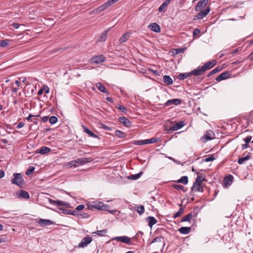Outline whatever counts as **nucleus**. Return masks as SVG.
Returning <instances> with one entry per match:
<instances>
[{"label":"nucleus","instance_id":"f257e3e1","mask_svg":"<svg viewBox=\"0 0 253 253\" xmlns=\"http://www.w3.org/2000/svg\"><path fill=\"white\" fill-rule=\"evenodd\" d=\"M86 206L85 211L92 210L93 209L101 211H107V208L109 207L103 203L97 201L88 202L86 203Z\"/></svg>","mask_w":253,"mask_h":253},{"label":"nucleus","instance_id":"f03ea898","mask_svg":"<svg viewBox=\"0 0 253 253\" xmlns=\"http://www.w3.org/2000/svg\"><path fill=\"white\" fill-rule=\"evenodd\" d=\"M13 176V178L11 180L12 183L20 188H23L25 186V182L21 173H14Z\"/></svg>","mask_w":253,"mask_h":253},{"label":"nucleus","instance_id":"7ed1b4c3","mask_svg":"<svg viewBox=\"0 0 253 253\" xmlns=\"http://www.w3.org/2000/svg\"><path fill=\"white\" fill-rule=\"evenodd\" d=\"M90 162H91V159L90 158H79L70 162L69 165H70L71 167H78Z\"/></svg>","mask_w":253,"mask_h":253},{"label":"nucleus","instance_id":"20e7f679","mask_svg":"<svg viewBox=\"0 0 253 253\" xmlns=\"http://www.w3.org/2000/svg\"><path fill=\"white\" fill-rule=\"evenodd\" d=\"M92 238L89 236H86L84 237L80 243H79L77 247L78 248H84L87 246L92 241Z\"/></svg>","mask_w":253,"mask_h":253},{"label":"nucleus","instance_id":"39448f33","mask_svg":"<svg viewBox=\"0 0 253 253\" xmlns=\"http://www.w3.org/2000/svg\"><path fill=\"white\" fill-rule=\"evenodd\" d=\"M210 11V8L209 6H208L205 9H203L201 10H199V13L195 16V19L200 20L202 19L209 14Z\"/></svg>","mask_w":253,"mask_h":253},{"label":"nucleus","instance_id":"423d86ee","mask_svg":"<svg viewBox=\"0 0 253 253\" xmlns=\"http://www.w3.org/2000/svg\"><path fill=\"white\" fill-rule=\"evenodd\" d=\"M214 133L211 130L207 131L206 134L204 135L201 138L203 142H207L208 140H211L214 138Z\"/></svg>","mask_w":253,"mask_h":253},{"label":"nucleus","instance_id":"0eeeda50","mask_svg":"<svg viewBox=\"0 0 253 253\" xmlns=\"http://www.w3.org/2000/svg\"><path fill=\"white\" fill-rule=\"evenodd\" d=\"M113 240L123 242L128 245L132 244V242H131L130 238L127 236H124L115 237L113 238Z\"/></svg>","mask_w":253,"mask_h":253},{"label":"nucleus","instance_id":"6e6552de","mask_svg":"<svg viewBox=\"0 0 253 253\" xmlns=\"http://www.w3.org/2000/svg\"><path fill=\"white\" fill-rule=\"evenodd\" d=\"M105 58L102 55H95L91 59V61L95 64H99L105 61Z\"/></svg>","mask_w":253,"mask_h":253},{"label":"nucleus","instance_id":"1a4fd4ad","mask_svg":"<svg viewBox=\"0 0 253 253\" xmlns=\"http://www.w3.org/2000/svg\"><path fill=\"white\" fill-rule=\"evenodd\" d=\"M208 2V0H200L195 7V10L196 11H199V10L204 9L207 5Z\"/></svg>","mask_w":253,"mask_h":253},{"label":"nucleus","instance_id":"9d476101","mask_svg":"<svg viewBox=\"0 0 253 253\" xmlns=\"http://www.w3.org/2000/svg\"><path fill=\"white\" fill-rule=\"evenodd\" d=\"M216 63V61L214 60L206 62L202 66V69L205 72L209 69L212 68Z\"/></svg>","mask_w":253,"mask_h":253},{"label":"nucleus","instance_id":"9b49d317","mask_svg":"<svg viewBox=\"0 0 253 253\" xmlns=\"http://www.w3.org/2000/svg\"><path fill=\"white\" fill-rule=\"evenodd\" d=\"M119 121L120 123L123 124L127 127H130L131 126V122L125 117H121L119 118Z\"/></svg>","mask_w":253,"mask_h":253},{"label":"nucleus","instance_id":"f8f14e48","mask_svg":"<svg viewBox=\"0 0 253 253\" xmlns=\"http://www.w3.org/2000/svg\"><path fill=\"white\" fill-rule=\"evenodd\" d=\"M172 0H165L162 4L159 6L158 11L159 12H165L167 11V6Z\"/></svg>","mask_w":253,"mask_h":253},{"label":"nucleus","instance_id":"ddd939ff","mask_svg":"<svg viewBox=\"0 0 253 253\" xmlns=\"http://www.w3.org/2000/svg\"><path fill=\"white\" fill-rule=\"evenodd\" d=\"M182 102V100L180 99H172L168 100L165 104V106H168L170 105L173 104L177 105L180 104Z\"/></svg>","mask_w":253,"mask_h":253},{"label":"nucleus","instance_id":"4468645a","mask_svg":"<svg viewBox=\"0 0 253 253\" xmlns=\"http://www.w3.org/2000/svg\"><path fill=\"white\" fill-rule=\"evenodd\" d=\"M230 73L228 71L224 72L221 73L220 75L217 77L215 80L217 82H220L222 80H225L229 77Z\"/></svg>","mask_w":253,"mask_h":253},{"label":"nucleus","instance_id":"2eb2a0df","mask_svg":"<svg viewBox=\"0 0 253 253\" xmlns=\"http://www.w3.org/2000/svg\"><path fill=\"white\" fill-rule=\"evenodd\" d=\"M233 176L232 175H229L228 176H225L223 179V185L225 187H228L230 185L233 181Z\"/></svg>","mask_w":253,"mask_h":253},{"label":"nucleus","instance_id":"dca6fc26","mask_svg":"<svg viewBox=\"0 0 253 253\" xmlns=\"http://www.w3.org/2000/svg\"><path fill=\"white\" fill-rule=\"evenodd\" d=\"M16 195L19 198H22L24 199H29L30 198L29 193L23 190H20L19 191H17Z\"/></svg>","mask_w":253,"mask_h":253},{"label":"nucleus","instance_id":"f3484780","mask_svg":"<svg viewBox=\"0 0 253 253\" xmlns=\"http://www.w3.org/2000/svg\"><path fill=\"white\" fill-rule=\"evenodd\" d=\"M191 190L194 192H203L204 189L201 185H200V184L198 183L197 182H194L191 188Z\"/></svg>","mask_w":253,"mask_h":253},{"label":"nucleus","instance_id":"a211bd4d","mask_svg":"<svg viewBox=\"0 0 253 253\" xmlns=\"http://www.w3.org/2000/svg\"><path fill=\"white\" fill-rule=\"evenodd\" d=\"M205 71L202 69V66H199L198 68L193 70L191 72H190V74L191 76H198L201 75Z\"/></svg>","mask_w":253,"mask_h":253},{"label":"nucleus","instance_id":"6ab92c4d","mask_svg":"<svg viewBox=\"0 0 253 253\" xmlns=\"http://www.w3.org/2000/svg\"><path fill=\"white\" fill-rule=\"evenodd\" d=\"M184 126L183 121H179L177 122L174 125L171 126L170 130L171 131H175L182 128Z\"/></svg>","mask_w":253,"mask_h":253},{"label":"nucleus","instance_id":"aec40b11","mask_svg":"<svg viewBox=\"0 0 253 253\" xmlns=\"http://www.w3.org/2000/svg\"><path fill=\"white\" fill-rule=\"evenodd\" d=\"M82 127L84 129V131L85 133H87L89 136L94 138H97L99 137L97 135L94 133L92 131L89 129L85 126L83 125Z\"/></svg>","mask_w":253,"mask_h":253},{"label":"nucleus","instance_id":"412c9836","mask_svg":"<svg viewBox=\"0 0 253 253\" xmlns=\"http://www.w3.org/2000/svg\"><path fill=\"white\" fill-rule=\"evenodd\" d=\"M38 223L42 226H45L54 224V222L49 219H40L38 221Z\"/></svg>","mask_w":253,"mask_h":253},{"label":"nucleus","instance_id":"4be33fe9","mask_svg":"<svg viewBox=\"0 0 253 253\" xmlns=\"http://www.w3.org/2000/svg\"><path fill=\"white\" fill-rule=\"evenodd\" d=\"M148 27L151 30L155 32L159 33L161 31L160 26L156 23H151Z\"/></svg>","mask_w":253,"mask_h":253},{"label":"nucleus","instance_id":"5701e85b","mask_svg":"<svg viewBox=\"0 0 253 253\" xmlns=\"http://www.w3.org/2000/svg\"><path fill=\"white\" fill-rule=\"evenodd\" d=\"M96 86L100 91L103 93H105L107 94H109V91L101 83H97L96 84Z\"/></svg>","mask_w":253,"mask_h":253},{"label":"nucleus","instance_id":"b1692460","mask_svg":"<svg viewBox=\"0 0 253 253\" xmlns=\"http://www.w3.org/2000/svg\"><path fill=\"white\" fill-rule=\"evenodd\" d=\"M147 221L148 222V225L150 228H152V226L157 222V220L153 216H148L146 218Z\"/></svg>","mask_w":253,"mask_h":253},{"label":"nucleus","instance_id":"393cba45","mask_svg":"<svg viewBox=\"0 0 253 253\" xmlns=\"http://www.w3.org/2000/svg\"><path fill=\"white\" fill-rule=\"evenodd\" d=\"M163 81L167 85H171L173 83V81L169 76L165 75L163 78Z\"/></svg>","mask_w":253,"mask_h":253},{"label":"nucleus","instance_id":"a878e982","mask_svg":"<svg viewBox=\"0 0 253 253\" xmlns=\"http://www.w3.org/2000/svg\"><path fill=\"white\" fill-rule=\"evenodd\" d=\"M60 211H62V213L66 214L76 215L78 214V212L76 211H71L69 210L63 209L61 208L59 209Z\"/></svg>","mask_w":253,"mask_h":253},{"label":"nucleus","instance_id":"bb28decb","mask_svg":"<svg viewBox=\"0 0 253 253\" xmlns=\"http://www.w3.org/2000/svg\"><path fill=\"white\" fill-rule=\"evenodd\" d=\"M108 31H104L98 38L97 41L100 42H105L107 38Z\"/></svg>","mask_w":253,"mask_h":253},{"label":"nucleus","instance_id":"cd10ccee","mask_svg":"<svg viewBox=\"0 0 253 253\" xmlns=\"http://www.w3.org/2000/svg\"><path fill=\"white\" fill-rule=\"evenodd\" d=\"M179 232L182 234H187L190 232L191 227H182L178 229Z\"/></svg>","mask_w":253,"mask_h":253},{"label":"nucleus","instance_id":"c85d7f7f","mask_svg":"<svg viewBox=\"0 0 253 253\" xmlns=\"http://www.w3.org/2000/svg\"><path fill=\"white\" fill-rule=\"evenodd\" d=\"M51 151L50 148L46 146H42L38 150L39 152L41 154H47Z\"/></svg>","mask_w":253,"mask_h":253},{"label":"nucleus","instance_id":"c756f323","mask_svg":"<svg viewBox=\"0 0 253 253\" xmlns=\"http://www.w3.org/2000/svg\"><path fill=\"white\" fill-rule=\"evenodd\" d=\"M56 206H63L65 208H68L70 207V204L66 202H64L62 201L57 200V201L56 203Z\"/></svg>","mask_w":253,"mask_h":253},{"label":"nucleus","instance_id":"7c9ffc66","mask_svg":"<svg viewBox=\"0 0 253 253\" xmlns=\"http://www.w3.org/2000/svg\"><path fill=\"white\" fill-rule=\"evenodd\" d=\"M222 68L220 66H217L214 69H213L212 71H211L207 75L208 77L217 73L218 72H220Z\"/></svg>","mask_w":253,"mask_h":253},{"label":"nucleus","instance_id":"2f4dec72","mask_svg":"<svg viewBox=\"0 0 253 253\" xmlns=\"http://www.w3.org/2000/svg\"><path fill=\"white\" fill-rule=\"evenodd\" d=\"M177 183H181L184 185H186L188 182V178L187 176H182L177 181Z\"/></svg>","mask_w":253,"mask_h":253},{"label":"nucleus","instance_id":"473e14b6","mask_svg":"<svg viewBox=\"0 0 253 253\" xmlns=\"http://www.w3.org/2000/svg\"><path fill=\"white\" fill-rule=\"evenodd\" d=\"M190 76H191L190 73H184L179 74L177 77L179 80H183Z\"/></svg>","mask_w":253,"mask_h":253},{"label":"nucleus","instance_id":"72a5a7b5","mask_svg":"<svg viewBox=\"0 0 253 253\" xmlns=\"http://www.w3.org/2000/svg\"><path fill=\"white\" fill-rule=\"evenodd\" d=\"M193 217L192 212H190L187 215L184 216L181 220V222L190 221Z\"/></svg>","mask_w":253,"mask_h":253},{"label":"nucleus","instance_id":"f704fd0d","mask_svg":"<svg viewBox=\"0 0 253 253\" xmlns=\"http://www.w3.org/2000/svg\"><path fill=\"white\" fill-rule=\"evenodd\" d=\"M115 135L119 138H125L126 136V134L120 130H116L115 131Z\"/></svg>","mask_w":253,"mask_h":253},{"label":"nucleus","instance_id":"c9c22d12","mask_svg":"<svg viewBox=\"0 0 253 253\" xmlns=\"http://www.w3.org/2000/svg\"><path fill=\"white\" fill-rule=\"evenodd\" d=\"M158 141V138L152 137L150 139H145L144 143H145V144H151V143H155V142H157Z\"/></svg>","mask_w":253,"mask_h":253},{"label":"nucleus","instance_id":"e433bc0d","mask_svg":"<svg viewBox=\"0 0 253 253\" xmlns=\"http://www.w3.org/2000/svg\"><path fill=\"white\" fill-rule=\"evenodd\" d=\"M142 173H143L142 172H140L137 174H131V175H129L128 176V178L129 179L136 180V179H138L141 176V175H142Z\"/></svg>","mask_w":253,"mask_h":253},{"label":"nucleus","instance_id":"4c0bfd02","mask_svg":"<svg viewBox=\"0 0 253 253\" xmlns=\"http://www.w3.org/2000/svg\"><path fill=\"white\" fill-rule=\"evenodd\" d=\"M107 232V229H103L101 230H98L97 231L94 232L92 233L94 235H99L100 236H103L105 234H106Z\"/></svg>","mask_w":253,"mask_h":253},{"label":"nucleus","instance_id":"58836bf2","mask_svg":"<svg viewBox=\"0 0 253 253\" xmlns=\"http://www.w3.org/2000/svg\"><path fill=\"white\" fill-rule=\"evenodd\" d=\"M250 159V156L249 155H248L245 157L239 158L238 160V163L239 164L241 165L244 164L245 161L249 160Z\"/></svg>","mask_w":253,"mask_h":253},{"label":"nucleus","instance_id":"ea45409f","mask_svg":"<svg viewBox=\"0 0 253 253\" xmlns=\"http://www.w3.org/2000/svg\"><path fill=\"white\" fill-rule=\"evenodd\" d=\"M128 33H125L119 39V42L120 43H124L126 42L127 40V38L128 37Z\"/></svg>","mask_w":253,"mask_h":253},{"label":"nucleus","instance_id":"a19ab883","mask_svg":"<svg viewBox=\"0 0 253 253\" xmlns=\"http://www.w3.org/2000/svg\"><path fill=\"white\" fill-rule=\"evenodd\" d=\"M172 187L177 190H181L183 192H185L186 191V189L185 188V187L181 185L173 184Z\"/></svg>","mask_w":253,"mask_h":253},{"label":"nucleus","instance_id":"79ce46f5","mask_svg":"<svg viewBox=\"0 0 253 253\" xmlns=\"http://www.w3.org/2000/svg\"><path fill=\"white\" fill-rule=\"evenodd\" d=\"M9 44V41L7 39L0 41V46L6 47Z\"/></svg>","mask_w":253,"mask_h":253},{"label":"nucleus","instance_id":"37998d69","mask_svg":"<svg viewBox=\"0 0 253 253\" xmlns=\"http://www.w3.org/2000/svg\"><path fill=\"white\" fill-rule=\"evenodd\" d=\"M184 211V207L180 208L179 209V211L174 214L173 217L174 218H176L177 217L180 216L181 215V214L183 213Z\"/></svg>","mask_w":253,"mask_h":253},{"label":"nucleus","instance_id":"c03bdc74","mask_svg":"<svg viewBox=\"0 0 253 253\" xmlns=\"http://www.w3.org/2000/svg\"><path fill=\"white\" fill-rule=\"evenodd\" d=\"M107 6L105 4V3H104L103 4L100 5V6L98 7L97 8L96 11H98V13H101V12L105 10L106 8H107Z\"/></svg>","mask_w":253,"mask_h":253},{"label":"nucleus","instance_id":"a18cd8bd","mask_svg":"<svg viewBox=\"0 0 253 253\" xmlns=\"http://www.w3.org/2000/svg\"><path fill=\"white\" fill-rule=\"evenodd\" d=\"M116 108L119 109L120 111L123 113H126V112H127V109L123 105H118L116 106Z\"/></svg>","mask_w":253,"mask_h":253},{"label":"nucleus","instance_id":"49530a36","mask_svg":"<svg viewBox=\"0 0 253 253\" xmlns=\"http://www.w3.org/2000/svg\"><path fill=\"white\" fill-rule=\"evenodd\" d=\"M49 120L51 124H54L57 122L58 119L56 117L52 116L49 118Z\"/></svg>","mask_w":253,"mask_h":253},{"label":"nucleus","instance_id":"de8ad7c7","mask_svg":"<svg viewBox=\"0 0 253 253\" xmlns=\"http://www.w3.org/2000/svg\"><path fill=\"white\" fill-rule=\"evenodd\" d=\"M145 209L143 206H139L137 207V211L139 214H142L144 213Z\"/></svg>","mask_w":253,"mask_h":253},{"label":"nucleus","instance_id":"09e8293b","mask_svg":"<svg viewBox=\"0 0 253 253\" xmlns=\"http://www.w3.org/2000/svg\"><path fill=\"white\" fill-rule=\"evenodd\" d=\"M162 239H163L162 237H156L151 242L150 244H152L153 243H154L157 242H161Z\"/></svg>","mask_w":253,"mask_h":253},{"label":"nucleus","instance_id":"8fccbe9b","mask_svg":"<svg viewBox=\"0 0 253 253\" xmlns=\"http://www.w3.org/2000/svg\"><path fill=\"white\" fill-rule=\"evenodd\" d=\"M35 169L34 167L30 166L29 169L26 171V174L28 175H30Z\"/></svg>","mask_w":253,"mask_h":253},{"label":"nucleus","instance_id":"3c124183","mask_svg":"<svg viewBox=\"0 0 253 253\" xmlns=\"http://www.w3.org/2000/svg\"><path fill=\"white\" fill-rule=\"evenodd\" d=\"M101 127L104 130L110 131L112 128L104 124H101Z\"/></svg>","mask_w":253,"mask_h":253},{"label":"nucleus","instance_id":"603ef678","mask_svg":"<svg viewBox=\"0 0 253 253\" xmlns=\"http://www.w3.org/2000/svg\"><path fill=\"white\" fill-rule=\"evenodd\" d=\"M215 158L213 155H210L205 159V161L206 162H209L213 161Z\"/></svg>","mask_w":253,"mask_h":253},{"label":"nucleus","instance_id":"864d4df0","mask_svg":"<svg viewBox=\"0 0 253 253\" xmlns=\"http://www.w3.org/2000/svg\"><path fill=\"white\" fill-rule=\"evenodd\" d=\"M204 180H205L204 178H202V177L198 176L195 182H197L198 183L200 184V185H201L202 183Z\"/></svg>","mask_w":253,"mask_h":253},{"label":"nucleus","instance_id":"5fc2aeb1","mask_svg":"<svg viewBox=\"0 0 253 253\" xmlns=\"http://www.w3.org/2000/svg\"><path fill=\"white\" fill-rule=\"evenodd\" d=\"M252 138V137L251 135H249L246 138H244L243 140L245 141V143H249L251 141Z\"/></svg>","mask_w":253,"mask_h":253},{"label":"nucleus","instance_id":"6e6d98bb","mask_svg":"<svg viewBox=\"0 0 253 253\" xmlns=\"http://www.w3.org/2000/svg\"><path fill=\"white\" fill-rule=\"evenodd\" d=\"M80 216L82 218H88L90 217V214H88L87 212H83L80 213Z\"/></svg>","mask_w":253,"mask_h":253},{"label":"nucleus","instance_id":"4d7b16f0","mask_svg":"<svg viewBox=\"0 0 253 253\" xmlns=\"http://www.w3.org/2000/svg\"><path fill=\"white\" fill-rule=\"evenodd\" d=\"M200 33V30L199 29H195L193 31V35L194 37L199 35Z\"/></svg>","mask_w":253,"mask_h":253},{"label":"nucleus","instance_id":"13d9d810","mask_svg":"<svg viewBox=\"0 0 253 253\" xmlns=\"http://www.w3.org/2000/svg\"><path fill=\"white\" fill-rule=\"evenodd\" d=\"M184 51V48H180L175 49V54H180V53L183 52Z\"/></svg>","mask_w":253,"mask_h":253},{"label":"nucleus","instance_id":"bf43d9fd","mask_svg":"<svg viewBox=\"0 0 253 253\" xmlns=\"http://www.w3.org/2000/svg\"><path fill=\"white\" fill-rule=\"evenodd\" d=\"M84 208V205L81 204V205L78 206L76 207V210L77 211H80V210H83Z\"/></svg>","mask_w":253,"mask_h":253},{"label":"nucleus","instance_id":"052dcab7","mask_svg":"<svg viewBox=\"0 0 253 253\" xmlns=\"http://www.w3.org/2000/svg\"><path fill=\"white\" fill-rule=\"evenodd\" d=\"M24 125H25V124L23 122H21L19 123L17 125V126H16V128H20L23 127L24 126Z\"/></svg>","mask_w":253,"mask_h":253},{"label":"nucleus","instance_id":"680f3d73","mask_svg":"<svg viewBox=\"0 0 253 253\" xmlns=\"http://www.w3.org/2000/svg\"><path fill=\"white\" fill-rule=\"evenodd\" d=\"M42 89H43V91H44L46 94H48L49 92V88L47 86H44V87Z\"/></svg>","mask_w":253,"mask_h":253},{"label":"nucleus","instance_id":"e2e57ef3","mask_svg":"<svg viewBox=\"0 0 253 253\" xmlns=\"http://www.w3.org/2000/svg\"><path fill=\"white\" fill-rule=\"evenodd\" d=\"M135 144L138 145L145 144V143H144V140L137 141L135 143Z\"/></svg>","mask_w":253,"mask_h":253},{"label":"nucleus","instance_id":"0e129e2a","mask_svg":"<svg viewBox=\"0 0 253 253\" xmlns=\"http://www.w3.org/2000/svg\"><path fill=\"white\" fill-rule=\"evenodd\" d=\"M12 27L15 29H18L20 26V24H19L17 23H13L11 24Z\"/></svg>","mask_w":253,"mask_h":253},{"label":"nucleus","instance_id":"69168bd1","mask_svg":"<svg viewBox=\"0 0 253 253\" xmlns=\"http://www.w3.org/2000/svg\"><path fill=\"white\" fill-rule=\"evenodd\" d=\"M42 121L43 122H46L49 119L48 116H44L42 118Z\"/></svg>","mask_w":253,"mask_h":253},{"label":"nucleus","instance_id":"338daca9","mask_svg":"<svg viewBox=\"0 0 253 253\" xmlns=\"http://www.w3.org/2000/svg\"><path fill=\"white\" fill-rule=\"evenodd\" d=\"M57 201V200H51V199L49 200L50 204L55 205V206H56Z\"/></svg>","mask_w":253,"mask_h":253},{"label":"nucleus","instance_id":"774afa93","mask_svg":"<svg viewBox=\"0 0 253 253\" xmlns=\"http://www.w3.org/2000/svg\"><path fill=\"white\" fill-rule=\"evenodd\" d=\"M249 147L248 143H245V144H244L242 145V149L245 150L247 149Z\"/></svg>","mask_w":253,"mask_h":253}]
</instances>
